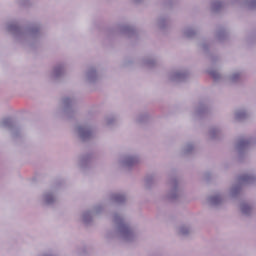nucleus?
Returning <instances> with one entry per match:
<instances>
[{
    "label": "nucleus",
    "instance_id": "f257e3e1",
    "mask_svg": "<svg viewBox=\"0 0 256 256\" xmlns=\"http://www.w3.org/2000/svg\"><path fill=\"white\" fill-rule=\"evenodd\" d=\"M210 75H211V77H213V79H217L219 77V74L215 71H211Z\"/></svg>",
    "mask_w": 256,
    "mask_h": 256
}]
</instances>
